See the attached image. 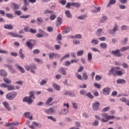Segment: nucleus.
<instances>
[{
  "instance_id": "obj_37",
  "label": "nucleus",
  "mask_w": 129,
  "mask_h": 129,
  "mask_svg": "<svg viewBox=\"0 0 129 129\" xmlns=\"http://www.w3.org/2000/svg\"><path fill=\"white\" fill-rule=\"evenodd\" d=\"M120 50L121 52H124V51H126V50H129V46L122 47Z\"/></svg>"
},
{
  "instance_id": "obj_3",
  "label": "nucleus",
  "mask_w": 129,
  "mask_h": 129,
  "mask_svg": "<svg viewBox=\"0 0 129 129\" xmlns=\"http://www.w3.org/2000/svg\"><path fill=\"white\" fill-rule=\"evenodd\" d=\"M26 44H27V47H28V48H29L30 50H32L34 46L37 44V41L35 40L30 39L29 40L26 42Z\"/></svg>"
},
{
  "instance_id": "obj_35",
  "label": "nucleus",
  "mask_w": 129,
  "mask_h": 129,
  "mask_svg": "<svg viewBox=\"0 0 129 129\" xmlns=\"http://www.w3.org/2000/svg\"><path fill=\"white\" fill-rule=\"evenodd\" d=\"M7 89L8 90H15V86H11V85H7Z\"/></svg>"
},
{
  "instance_id": "obj_2",
  "label": "nucleus",
  "mask_w": 129,
  "mask_h": 129,
  "mask_svg": "<svg viewBox=\"0 0 129 129\" xmlns=\"http://www.w3.org/2000/svg\"><path fill=\"white\" fill-rule=\"evenodd\" d=\"M17 95L18 93L16 91L11 92L6 95V98L8 100H13Z\"/></svg>"
},
{
  "instance_id": "obj_10",
  "label": "nucleus",
  "mask_w": 129,
  "mask_h": 129,
  "mask_svg": "<svg viewBox=\"0 0 129 129\" xmlns=\"http://www.w3.org/2000/svg\"><path fill=\"white\" fill-rule=\"evenodd\" d=\"M11 8L12 10H14V11H15L19 10L20 9V6H19V4L13 3L11 5Z\"/></svg>"
},
{
  "instance_id": "obj_22",
  "label": "nucleus",
  "mask_w": 129,
  "mask_h": 129,
  "mask_svg": "<svg viewBox=\"0 0 129 129\" xmlns=\"http://www.w3.org/2000/svg\"><path fill=\"white\" fill-rule=\"evenodd\" d=\"M29 97H31V98H33V99H35V92L34 91H31L29 92Z\"/></svg>"
},
{
  "instance_id": "obj_36",
  "label": "nucleus",
  "mask_w": 129,
  "mask_h": 129,
  "mask_svg": "<svg viewBox=\"0 0 129 129\" xmlns=\"http://www.w3.org/2000/svg\"><path fill=\"white\" fill-rule=\"evenodd\" d=\"M84 53V51H83V50H81L78 51L77 52V56H82Z\"/></svg>"
},
{
  "instance_id": "obj_33",
  "label": "nucleus",
  "mask_w": 129,
  "mask_h": 129,
  "mask_svg": "<svg viewBox=\"0 0 129 129\" xmlns=\"http://www.w3.org/2000/svg\"><path fill=\"white\" fill-rule=\"evenodd\" d=\"M32 124L35 125L36 126H38V127H42V124H40L36 121H33Z\"/></svg>"
},
{
  "instance_id": "obj_42",
  "label": "nucleus",
  "mask_w": 129,
  "mask_h": 129,
  "mask_svg": "<svg viewBox=\"0 0 129 129\" xmlns=\"http://www.w3.org/2000/svg\"><path fill=\"white\" fill-rule=\"evenodd\" d=\"M52 101H53V98L52 97H49L46 101V103L47 104H50V103H51V102H52Z\"/></svg>"
},
{
  "instance_id": "obj_28",
  "label": "nucleus",
  "mask_w": 129,
  "mask_h": 129,
  "mask_svg": "<svg viewBox=\"0 0 129 129\" xmlns=\"http://www.w3.org/2000/svg\"><path fill=\"white\" fill-rule=\"evenodd\" d=\"M100 48H102V49H106L107 48V44L105 43H102L100 44Z\"/></svg>"
},
{
  "instance_id": "obj_11",
  "label": "nucleus",
  "mask_w": 129,
  "mask_h": 129,
  "mask_svg": "<svg viewBox=\"0 0 129 129\" xmlns=\"http://www.w3.org/2000/svg\"><path fill=\"white\" fill-rule=\"evenodd\" d=\"M116 31H117V27L115 26L114 28H113V30H109L108 33L111 34V35H114L116 33Z\"/></svg>"
},
{
  "instance_id": "obj_54",
  "label": "nucleus",
  "mask_w": 129,
  "mask_h": 129,
  "mask_svg": "<svg viewBox=\"0 0 129 129\" xmlns=\"http://www.w3.org/2000/svg\"><path fill=\"white\" fill-rule=\"evenodd\" d=\"M75 39H82L81 34H77L75 36Z\"/></svg>"
},
{
  "instance_id": "obj_4",
  "label": "nucleus",
  "mask_w": 129,
  "mask_h": 129,
  "mask_svg": "<svg viewBox=\"0 0 129 129\" xmlns=\"http://www.w3.org/2000/svg\"><path fill=\"white\" fill-rule=\"evenodd\" d=\"M99 106H100V103H99L98 101H97L93 103L92 107L94 111H96V110H97Z\"/></svg>"
},
{
  "instance_id": "obj_38",
  "label": "nucleus",
  "mask_w": 129,
  "mask_h": 129,
  "mask_svg": "<svg viewBox=\"0 0 129 129\" xmlns=\"http://www.w3.org/2000/svg\"><path fill=\"white\" fill-rule=\"evenodd\" d=\"M68 112H69V110H68L67 109H63L61 110L62 114H67Z\"/></svg>"
},
{
  "instance_id": "obj_50",
  "label": "nucleus",
  "mask_w": 129,
  "mask_h": 129,
  "mask_svg": "<svg viewBox=\"0 0 129 129\" xmlns=\"http://www.w3.org/2000/svg\"><path fill=\"white\" fill-rule=\"evenodd\" d=\"M34 60H35V61L37 62V63H41V64H43V61H42V60H41L38 58H35Z\"/></svg>"
},
{
  "instance_id": "obj_20",
  "label": "nucleus",
  "mask_w": 129,
  "mask_h": 129,
  "mask_svg": "<svg viewBox=\"0 0 129 129\" xmlns=\"http://www.w3.org/2000/svg\"><path fill=\"white\" fill-rule=\"evenodd\" d=\"M57 23H56V26H59L62 24V18L58 17L57 18Z\"/></svg>"
},
{
  "instance_id": "obj_44",
  "label": "nucleus",
  "mask_w": 129,
  "mask_h": 129,
  "mask_svg": "<svg viewBox=\"0 0 129 129\" xmlns=\"http://www.w3.org/2000/svg\"><path fill=\"white\" fill-rule=\"evenodd\" d=\"M30 17H31L30 15H27L25 16L23 15V16H20V18H21V19H29Z\"/></svg>"
},
{
  "instance_id": "obj_51",
  "label": "nucleus",
  "mask_w": 129,
  "mask_h": 129,
  "mask_svg": "<svg viewBox=\"0 0 129 129\" xmlns=\"http://www.w3.org/2000/svg\"><path fill=\"white\" fill-rule=\"evenodd\" d=\"M100 10H101L100 7H97L95 10H93L92 13H98V12H100Z\"/></svg>"
},
{
  "instance_id": "obj_41",
  "label": "nucleus",
  "mask_w": 129,
  "mask_h": 129,
  "mask_svg": "<svg viewBox=\"0 0 129 129\" xmlns=\"http://www.w3.org/2000/svg\"><path fill=\"white\" fill-rule=\"evenodd\" d=\"M102 29L100 28L97 30V35L100 36L101 33H102Z\"/></svg>"
},
{
  "instance_id": "obj_39",
  "label": "nucleus",
  "mask_w": 129,
  "mask_h": 129,
  "mask_svg": "<svg viewBox=\"0 0 129 129\" xmlns=\"http://www.w3.org/2000/svg\"><path fill=\"white\" fill-rule=\"evenodd\" d=\"M87 96L88 97H89V98H90V99H92V98H94V96L91 95V93L90 92H88L87 94H86Z\"/></svg>"
},
{
  "instance_id": "obj_15",
  "label": "nucleus",
  "mask_w": 129,
  "mask_h": 129,
  "mask_svg": "<svg viewBox=\"0 0 129 129\" xmlns=\"http://www.w3.org/2000/svg\"><path fill=\"white\" fill-rule=\"evenodd\" d=\"M16 68L17 69H19V71H20L21 73H24L25 72V70L24 69V68H23L22 67L20 66H18V63L16 64Z\"/></svg>"
},
{
  "instance_id": "obj_23",
  "label": "nucleus",
  "mask_w": 129,
  "mask_h": 129,
  "mask_svg": "<svg viewBox=\"0 0 129 129\" xmlns=\"http://www.w3.org/2000/svg\"><path fill=\"white\" fill-rule=\"evenodd\" d=\"M72 30V28L70 27H67L63 31V33H65V34H67V33H69V31H71Z\"/></svg>"
},
{
  "instance_id": "obj_47",
  "label": "nucleus",
  "mask_w": 129,
  "mask_h": 129,
  "mask_svg": "<svg viewBox=\"0 0 129 129\" xmlns=\"http://www.w3.org/2000/svg\"><path fill=\"white\" fill-rule=\"evenodd\" d=\"M8 35H10V36H12V37H14V38H16L17 37V33H14L13 32H9L7 33Z\"/></svg>"
},
{
  "instance_id": "obj_64",
  "label": "nucleus",
  "mask_w": 129,
  "mask_h": 129,
  "mask_svg": "<svg viewBox=\"0 0 129 129\" xmlns=\"http://www.w3.org/2000/svg\"><path fill=\"white\" fill-rule=\"evenodd\" d=\"M119 8L121 9V10H124V9H125V5H119Z\"/></svg>"
},
{
  "instance_id": "obj_18",
  "label": "nucleus",
  "mask_w": 129,
  "mask_h": 129,
  "mask_svg": "<svg viewBox=\"0 0 129 129\" xmlns=\"http://www.w3.org/2000/svg\"><path fill=\"white\" fill-rule=\"evenodd\" d=\"M3 81L6 83V84H11L12 83V80H9L8 78H4Z\"/></svg>"
},
{
  "instance_id": "obj_8",
  "label": "nucleus",
  "mask_w": 129,
  "mask_h": 129,
  "mask_svg": "<svg viewBox=\"0 0 129 129\" xmlns=\"http://www.w3.org/2000/svg\"><path fill=\"white\" fill-rule=\"evenodd\" d=\"M102 93L104 95H108L110 93V88L107 87L102 90Z\"/></svg>"
},
{
  "instance_id": "obj_55",
  "label": "nucleus",
  "mask_w": 129,
  "mask_h": 129,
  "mask_svg": "<svg viewBox=\"0 0 129 129\" xmlns=\"http://www.w3.org/2000/svg\"><path fill=\"white\" fill-rule=\"evenodd\" d=\"M56 15L53 14V15H51L50 16V19L51 20V21H54V20H55V19H56Z\"/></svg>"
},
{
  "instance_id": "obj_62",
  "label": "nucleus",
  "mask_w": 129,
  "mask_h": 129,
  "mask_svg": "<svg viewBox=\"0 0 129 129\" xmlns=\"http://www.w3.org/2000/svg\"><path fill=\"white\" fill-rule=\"evenodd\" d=\"M120 3L123 5H125L127 3V0H119Z\"/></svg>"
},
{
  "instance_id": "obj_53",
  "label": "nucleus",
  "mask_w": 129,
  "mask_h": 129,
  "mask_svg": "<svg viewBox=\"0 0 129 129\" xmlns=\"http://www.w3.org/2000/svg\"><path fill=\"white\" fill-rule=\"evenodd\" d=\"M20 124V122L17 121V122H11V125H14L15 126H17Z\"/></svg>"
},
{
  "instance_id": "obj_61",
  "label": "nucleus",
  "mask_w": 129,
  "mask_h": 129,
  "mask_svg": "<svg viewBox=\"0 0 129 129\" xmlns=\"http://www.w3.org/2000/svg\"><path fill=\"white\" fill-rule=\"evenodd\" d=\"M94 86L95 87H96V88H98V89H100L101 88V86H100V85H98L97 83H95L94 84Z\"/></svg>"
},
{
  "instance_id": "obj_9",
  "label": "nucleus",
  "mask_w": 129,
  "mask_h": 129,
  "mask_svg": "<svg viewBox=\"0 0 129 129\" xmlns=\"http://www.w3.org/2000/svg\"><path fill=\"white\" fill-rule=\"evenodd\" d=\"M3 104L7 110L8 111H11V110H12V108H11V107H10V104L9 102L5 101L3 102Z\"/></svg>"
},
{
  "instance_id": "obj_32",
  "label": "nucleus",
  "mask_w": 129,
  "mask_h": 129,
  "mask_svg": "<svg viewBox=\"0 0 129 129\" xmlns=\"http://www.w3.org/2000/svg\"><path fill=\"white\" fill-rule=\"evenodd\" d=\"M92 124L93 126H97V125L99 124V121L98 120H95L94 122L92 123Z\"/></svg>"
},
{
  "instance_id": "obj_59",
  "label": "nucleus",
  "mask_w": 129,
  "mask_h": 129,
  "mask_svg": "<svg viewBox=\"0 0 129 129\" xmlns=\"http://www.w3.org/2000/svg\"><path fill=\"white\" fill-rule=\"evenodd\" d=\"M57 39L58 41H61L62 40V35L58 34L57 36Z\"/></svg>"
},
{
  "instance_id": "obj_24",
  "label": "nucleus",
  "mask_w": 129,
  "mask_h": 129,
  "mask_svg": "<svg viewBox=\"0 0 129 129\" xmlns=\"http://www.w3.org/2000/svg\"><path fill=\"white\" fill-rule=\"evenodd\" d=\"M38 25H42L43 23V18L42 17H38L37 19Z\"/></svg>"
},
{
  "instance_id": "obj_60",
  "label": "nucleus",
  "mask_w": 129,
  "mask_h": 129,
  "mask_svg": "<svg viewBox=\"0 0 129 129\" xmlns=\"http://www.w3.org/2000/svg\"><path fill=\"white\" fill-rule=\"evenodd\" d=\"M95 79L97 81H99V80H101V77L99 75H97L96 76Z\"/></svg>"
},
{
  "instance_id": "obj_63",
  "label": "nucleus",
  "mask_w": 129,
  "mask_h": 129,
  "mask_svg": "<svg viewBox=\"0 0 129 129\" xmlns=\"http://www.w3.org/2000/svg\"><path fill=\"white\" fill-rule=\"evenodd\" d=\"M33 54H39L40 53V50L39 49H35L33 51Z\"/></svg>"
},
{
  "instance_id": "obj_46",
  "label": "nucleus",
  "mask_w": 129,
  "mask_h": 129,
  "mask_svg": "<svg viewBox=\"0 0 129 129\" xmlns=\"http://www.w3.org/2000/svg\"><path fill=\"white\" fill-rule=\"evenodd\" d=\"M88 61H91L92 60V54L90 53L88 54Z\"/></svg>"
},
{
  "instance_id": "obj_21",
  "label": "nucleus",
  "mask_w": 129,
  "mask_h": 129,
  "mask_svg": "<svg viewBox=\"0 0 129 129\" xmlns=\"http://www.w3.org/2000/svg\"><path fill=\"white\" fill-rule=\"evenodd\" d=\"M122 74H123L122 73V72H121L120 71H116L115 73H114V76H116V75L117 76H121V75H122Z\"/></svg>"
},
{
  "instance_id": "obj_5",
  "label": "nucleus",
  "mask_w": 129,
  "mask_h": 129,
  "mask_svg": "<svg viewBox=\"0 0 129 129\" xmlns=\"http://www.w3.org/2000/svg\"><path fill=\"white\" fill-rule=\"evenodd\" d=\"M119 49L112 50L111 52V54L115 55V57H121L122 55L120 52Z\"/></svg>"
},
{
  "instance_id": "obj_30",
  "label": "nucleus",
  "mask_w": 129,
  "mask_h": 129,
  "mask_svg": "<svg viewBox=\"0 0 129 129\" xmlns=\"http://www.w3.org/2000/svg\"><path fill=\"white\" fill-rule=\"evenodd\" d=\"M105 118L108 120H109V119H114L115 118V116L114 115H106Z\"/></svg>"
},
{
  "instance_id": "obj_7",
  "label": "nucleus",
  "mask_w": 129,
  "mask_h": 129,
  "mask_svg": "<svg viewBox=\"0 0 129 129\" xmlns=\"http://www.w3.org/2000/svg\"><path fill=\"white\" fill-rule=\"evenodd\" d=\"M46 113L47 114H52V113H55V107H50L49 109L45 110Z\"/></svg>"
},
{
  "instance_id": "obj_1",
  "label": "nucleus",
  "mask_w": 129,
  "mask_h": 129,
  "mask_svg": "<svg viewBox=\"0 0 129 129\" xmlns=\"http://www.w3.org/2000/svg\"><path fill=\"white\" fill-rule=\"evenodd\" d=\"M71 7H75V8H77V9H79V8H80L81 7V4L79 3H70L68 2L65 8L66 9H70Z\"/></svg>"
},
{
  "instance_id": "obj_31",
  "label": "nucleus",
  "mask_w": 129,
  "mask_h": 129,
  "mask_svg": "<svg viewBox=\"0 0 129 129\" xmlns=\"http://www.w3.org/2000/svg\"><path fill=\"white\" fill-rule=\"evenodd\" d=\"M70 56V54H67L66 55H65L64 56H63V57H62L60 59V62H62L63 60H65V59H66V58H68V57Z\"/></svg>"
},
{
  "instance_id": "obj_27",
  "label": "nucleus",
  "mask_w": 129,
  "mask_h": 129,
  "mask_svg": "<svg viewBox=\"0 0 129 129\" xmlns=\"http://www.w3.org/2000/svg\"><path fill=\"white\" fill-rule=\"evenodd\" d=\"M65 14L68 18H72V15H71V13H70V11L67 10L65 12Z\"/></svg>"
},
{
  "instance_id": "obj_48",
  "label": "nucleus",
  "mask_w": 129,
  "mask_h": 129,
  "mask_svg": "<svg viewBox=\"0 0 129 129\" xmlns=\"http://www.w3.org/2000/svg\"><path fill=\"white\" fill-rule=\"evenodd\" d=\"M0 87H1L2 88H7L8 85H7L6 83H2L0 84Z\"/></svg>"
},
{
  "instance_id": "obj_29",
  "label": "nucleus",
  "mask_w": 129,
  "mask_h": 129,
  "mask_svg": "<svg viewBox=\"0 0 129 129\" xmlns=\"http://www.w3.org/2000/svg\"><path fill=\"white\" fill-rule=\"evenodd\" d=\"M83 77L84 80H87L88 79V76H87V73L86 72H84L83 73Z\"/></svg>"
},
{
  "instance_id": "obj_56",
  "label": "nucleus",
  "mask_w": 129,
  "mask_h": 129,
  "mask_svg": "<svg viewBox=\"0 0 129 129\" xmlns=\"http://www.w3.org/2000/svg\"><path fill=\"white\" fill-rule=\"evenodd\" d=\"M126 42H127V38H125L123 40L121 41V43L123 45H125V44H126Z\"/></svg>"
},
{
  "instance_id": "obj_34",
  "label": "nucleus",
  "mask_w": 129,
  "mask_h": 129,
  "mask_svg": "<svg viewBox=\"0 0 129 129\" xmlns=\"http://www.w3.org/2000/svg\"><path fill=\"white\" fill-rule=\"evenodd\" d=\"M43 14H54V11H53L52 10H46L43 12Z\"/></svg>"
},
{
  "instance_id": "obj_6",
  "label": "nucleus",
  "mask_w": 129,
  "mask_h": 129,
  "mask_svg": "<svg viewBox=\"0 0 129 129\" xmlns=\"http://www.w3.org/2000/svg\"><path fill=\"white\" fill-rule=\"evenodd\" d=\"M23 102H27L28 104H32L33 99L30 97H25L23 99Z\"/></svg>"
},
{
  "instance_id": "obj_58",
  "label": "nucleus",
  "mask_w": 129,
  "mask_h": 129,
  "mask_svg": "<svg viewBox=\"0 0 129 129\" xmlns=\"http://www.w3.org/2000/svg\"><path fill=\"white\" fill-rule=\"evenodd\" d=\"M6 17H7V18H9V19H13V18H14V16H13V14L9 13L6 14Z\"/></svg>"
},
{
  "instance_id": "obj_16",
  "label": "nucleus",
  "mask_w": 129,
  "mask_h": 129,
  "mask_svg": "<svg viewBox=\"0 0 129 129\" xmlns=\"http://www.w3.org/2000/svg\"><path fill=\"white\" fill-rule=\"evenodd\" d=\"M117 84H124L125 83V81L124 79H118L116 81Z\"/></svg>"
},
{
  "instance_id": "obj_43",
  "label": "nucleus",
  "mask_w": 129,
  "mask_h": 129,
  "mask_svg": "<svg viewBox=\"0 0 129 129\" xmlns=\"http://www.w3.org/2000/svg\"><path fill=\"white\" fill-rule=\"evenodd\" d=\"M47 118H48V119H51V120H52V121H55V122L57 121V119L53 117V116H48Z\"/></svg>"
},
{
  "instance_id": "obj_25",
  "label": "nucleus",
  "mask_w": 129,
  "mask_h": 129,
  "mask_svg": "<svg viewBox=\"0 0 129 129\" xmlns=\"http://www.w3.org/2000/svg\"><path fill=\"white\" fill-rule=\"evenodd\" d=\"M22 51H23V49L21 48L19 50V55L21 59H24L25 58V55H24V53H23Z\"/></svg>"
},
{
  "instance_id": "obj_57",
  "label": "nucleus",
  "mask_w": 129,
  "mask_h": 129,
  "mask_svg": "<svg viewBox=\"0 0 129 129\" xmlns=\"http://www.w3.org/2000/svg\"><path fill=\"white\" fill-rule=\"evenodd\" d=\"M30 32L32 34H36V33H37V30L31 28L30 30Z\"/></svg>"
},
{
  "instance_id": "obj_12",
  "label": "nucleus",
  "mask_w": 129,
  "mask_h": 129,
  "mask_svg": "<svg viewBox=\"0 0 129 129\" xmlns=\"http://www.w3.org/2000/svg\"><path fill=\"white\" fill-rule=\"evenodd\" d=\"M4 27L5 29L7 30H13L14 29V27L12 24H5Z\"/></svg>"
},
{
  "instance_id": "obj_49",
  "label": "nucleus",
  "mask_w": 129,
  "mask_h": 129,
  "mask_svg": "<svg viewBox=\"0 0 129 129\" xmlns=\"http://www.w3.org/2000/svg\"><path fill=\"white\" fill-rule=\"evenodd\" d=\"M36 69H37L36 64L30 65V70H36Z\"/></svg>"
},
{
  "instance_id": "obj_19",
  "label": "nucleus",
  "mask_w": 129,
  "mask_h": 129,
  "mask_svg": "<svg viewBox=\"0 0 129 129\" xmlns=\"http://www.w3.org/2000/svg\"><path fill=\"white\" fill-rule=\"evenodd\" d=\"M116 3V0H109V2L107 4L106 7L108 8L109 6H111L112 5H114Z\"/></svg>"
},
{
  "instance_id": "obj_14",
  "label": "nucleus",
  "mask_w": 129,
  "mask_h": 129,
  "mask_svg": "<svg viewBox=\"0 0 129 129\" xmlns=\"http://www.w3.org/2000/svg\"><path fill=\"white\" fill-rule=\"evenodd\" d=\"M53 86L55 90H57V91H60V90H61V87L60 86H59V85L54 83Z\"/></svg>"
},
{
  "instance_id": "obj_45",
  "label": "nucleus",
  "mask_w": 129,
  "mask_h": 129,
  "mask_svg": "<svg viewBox=\"0 0 129 129\" xmlns=\"http://www.w3.org/2000/svg\"><path fill=\"white\" fill-rule=\"evenodd\" d=\"M60 72L61 74H63V75H67V73H66V71H65V70H64V68L60 69Z\"/></svg>"
},
{
  "instance_id": "obj_17",
  "label": "nucleus",
  "mask_w": 129,
  "mask_h": 129,
  "mask_svg": "<svg viewBox=\"0 0 129 129\" xmlns=\"http://www.w3.org/2000/svg\"><path fill=\"white\" fill-rule=\"evenodd\" d=\"M115 71H115L113 68H111V69H110V70L109 71L108 73V75L109 76H110L111 75H114V73H115Z\"/></svg>"
},
{
  "instance_id": "obj_13",
  "label": "nucleus",
  "mask_w": 129,
  "mask_h": 129,
  "mask_svg": "<svg viewBox=\"0 0 129 129\" xmlns=\"http://www.w3.org/2000/svg\"><path fill=\"white\" fill-rule=\"evenodd\" d=\"M0 76H2L3 77H7L8 76V73H7V72L5 71V70H1Z\"/></svg>"
},
{
  "instance_id": "obj_52",
  "label": "nucleus",
  "mask_w": 129,
  "mask_h": 129,
  "mask_svg": "<svg viewBox=\"0 0 129 129\" xmlns=\"http://www.w3.org/2000/svg\"><path fill=\"white\" fill-rule=\"evenodd\" d=\"M67 2L65 0H60L59 1V3L61 4L62 6H65Z\"/></svg>"
},
{
  "instance_id": "obj_40",
  "label": "nucleus",
  "mask_w": 129,
  "mask_h": 129,
  "mask_svg": "<svg viewBox=\"0 0 129 129\" xmlns=\"http://www.w3.org/2000/svg\"><path fill=\"white\" fill-rule=\"evenodd\" d=\"M54 55H55V53L53 52H50L49 54H48L49 59H53V58H54Z\"/></svg>"
},
{
  "instance_id": "obj_26",
  "label": "nucleus",
  "mask_w": 129,
  "mask_h": 129,
  "mask_svg": "<svg viewBox=\"0 0 129 129\" xmlns=\"http://www.w3.org/2000/svg\"><path fill=\"white\" fill-rule=\"evenodd\" d=\"M70 95V96H72V97H74L75 96V94L73 93H71L70 91H67L64 93V95Z\"/></svg>"
}]
</instances>
